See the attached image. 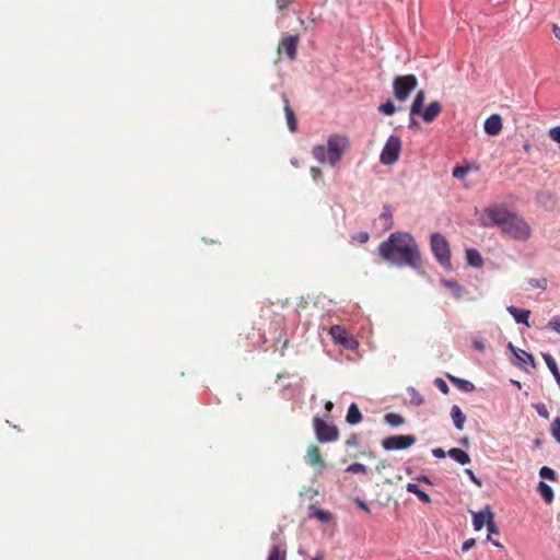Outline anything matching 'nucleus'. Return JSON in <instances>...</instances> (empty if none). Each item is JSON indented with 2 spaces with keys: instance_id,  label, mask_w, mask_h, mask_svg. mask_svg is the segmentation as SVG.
Masks as SVG:
<instances>
[{
  "instance_id": "nucleus-15",
  "label": "nucleus",
  "mask_w": 560,
  "mask_h": 560,
  "mask_svg": "<svg viewBox=\"0 0 560 560\" xmlns=\"http://www.w3.org/2000/svg\"><path fill=\"white\" fill-rule=\"evenodd\" d=\"M307 460L311 466L324 469L326 467L325 460L322 458L319 448L316 445L307 447Z\"/></svg>"
},
{
  "instance_id": "nucleus-41",
  "label": "nucleus",
  "mask_w": 560,
  "mask_h": 560,
  "mask_svg": "<svg viewBox=\"0 0 560 560\" xmlns=\"http://www.w3.org/2000/svg\"><path fill=\"white\" fill-rule=\"evenodd\" d=\"M529 284L533 287V288H539V289H546V285H547V281L546 279H532L529 280Z\"/></svg>"
},
{
  "instance_id": "nucleus-16",
  "label": "nucleus",
  "mask_w": 560,
  "mask_h": 560,
  "mask_svg": "<svg viewBox=\"0 0 560 560\" xmlns=\"http://www.w3.org/2000/svg\"><path fill=\"white\" fill-rule=\"evenodd\" d=\"M282 101H283V110L285 114L288 127L291 132H294V131H296V128H298V121H296L294 112L291 108L289 100L285 95H282Z\"/></svg>"
},
{
  "instance_id": "nucleus-9",
  "label": "nucleus",
  "mask_w": 560,
  "mask_h": 560,
  "mask_svg": "<svg viewBox=\"0 0 560 560\" xmlns=\"http://www.w3.org/2000/svg\"><path fill=\"white\" fill-rule=\"evenodd\" d=\"M329 334L331 338L335 340V342L348 349H354L357 346V341L354 340V338L350 336L348 331L339 325H334L330 328Z\"/></svg>"
},
{
  "instance_id": "nucleus-1",
  "label": "nucleus",
  "mask_w": 560,
  "mask_h": 560,
  "mask_svg": "<svg viewBox=\"0 0 560 560\" xmlns=\"http://www.w3.org/2000/svg\"><path fill=\"white\" fill-rule=\"evenodd\" d=\"M380 256L398 267H421V254L415 238L407 232H395L378 246Z\"/></svg>"
},
{
  "instance_id": "nucleus-26",
  "label": "nucleus",
  "mask_w": 560,
  "mask_h": 560,
  "mask_svg": "<svg viewBox=\"0 0 560 560\" xmlns=\"http://www.w3.org/2000/svg\"><path fill=\"white\" fill-rule=\"evenodd\" d=\"M311 510L312 512L310 513V517L317 518L322 523H328L332 518L331 513L327 511L317 509L315 506H311Z\"/></svg>"
},
{
  "instance_id": "nucleus-44",
  "label": "nucleus",
  "mask_w": 560,
  "mask_h": 560,
  "mask_svg": "<svg viewBox=\"0 0 560 560\" xmlns=\"http://www.w3.org/2000/svg\"><path fill=\"white\" fill-rule=\"evenodd\" d=\"M550 138L560 143V126L559 127H555L550 130Z\"/></svg>"
},
{
  "instance_id": "nucleus-20",
  "label": "nucleus",
  "mask_w": 560,
  "mask_h": 560,
  "mask_svg": "<svg viewBox=\"0 0 560 560\" xmlns=\"http://www.w3.org/2000/svg\"><path fill=\"white\" fill-rule=\"evenodd\" d=\"M448 455L451 458L459 463L460 465H466L470 463V456L465 451L453 447L448 451Z\"/></svg>"
},
{
  "instance_id": "nucleus-8",
  "label": "nucleus",
  "mask_w": 560,
  "mask_h": 560,
  "mask_svg": "<svg viewBox=\"0 0 560 560\" xmlns=\"http://www.w3.org/2000/svg\"><path fill=\"white\" fill-rule=\"evenodd\" d=\"M415 435H390L382 441V446L386 451L406 450L416 443Z\"/></svg>"
},
{
  "instance_id": "nucleus-17",
  "label": "nucleus",
  "mask_w": 560,
  "mask_h": 560,
  "mask_svg": "<svg viewBox=\"0 0 560 560\" xmlns=\"http://www.w3.org/2000/svg\"><path fill=\"white\" fill-rule=\"evenodd\" d=\"M425 101V92L423 90H420L417 92L413 102L410 106V117L411 121H413V117L417 116L421 110L423 109V104Z\"/></svg>"
},
{
  "instance_id": "nucleus-43",
  "label": "nucleus",
  "mask_w": 560,
  "mask_h": 560,
  "mask_svg": "<svg viewBox=\"0 0 560 560\" xmlns=\"http://www.w3.org/2000/svg\"><path fill=\"white\" fill-rule=\"evenodd\" d=\"M311 175H312V178L315 180V182H318L322 179V170L317 166H312L311 170Z\"/></svg>"
},
{
  "instance_id": "nucleus-34",
  "label": "nucleus",
  "mask_w": 560,
  "mask_h": 560,
  "mask_svg": "<svg viewBox=\"0 0 560 560\" xmlns=\"http://www.w3.org/2000/svg\"><path fill=\"white\" fill-rule=\"evenodd\" d=\"M378 110L385 115H394L396 113V106L392 101H387L380 105Z\"/></svg>"
},
{
  "instance_id": "nucleus-56",
  "label": "nucleus",
  "mask_w": 560,
  "mask_h": 560,
  "mask_svg": "<svg viewBox=\"0 0 560 560\" xmlns=\"http://www.w3.org/2000/svg\"><path fill=\"white\" fill-rule=\"evenodd\" d=\"M418 480L423 481L425 483H431V481L429 480V478L427 476H421L418 478Z\"/></svg>"
},
{
  "instance_id": "nucleus-39",
  "label": "nucleus",
  "mask_w": 560,
  "mask_h": 560,
  "mask_svg": "<svg viewBox=\"0 0 560 560\" xmlns=\"http://www.w3.org/2000/svg\"><path fill=\"white\" fill-rule=\"evenodd\" d=\"M410 393H411V402L412 404L420 406L424 402L423 397L415 388H412L410 390Z\"/></svg>"
},
{
  "instance_id": "nucleus-13",
  "label": "nucleus",
  "mask_w": 560,
  "mask_h": 560,
  "mask_svg": "<svg viewBox=\"0 0 560 560\" xmlns=\"http://www.w3.org/2000/svg\"><path fill=\"white\" fill-rule=\"evenodd\" d=\"M441 112V103L438 101H433L425 108H423L421 113H419L417 116H420L425 122H432L438 118Z\"/></svg>"
},
{
  "instance_id": "nucleus-28",
  "label": "nucleus",
  "mask_w": 560,
  "mask_h": 560,
  "mask_svg": "<svg viewBox=\"0 0 560 560\" xmlns=\"http://www.w3.org/2000/svg\"><path fill=\"white\" fill-rule=\"evenodd\" d=\"M448 377L453 384H455L456 386H458L460 389H463L465 392H471L475 389V385L469 381L462 380V378L451 376V375H448Z\"/></svg>"
},
{
  "instance_id": "nucleus-48",
  "label": "nucleus",
  "mask_w": 560,
  "mask_h": 560,
  "mask_svg": "<svg viewBox=\"0 0 560 560\" xmlns=\"http://www.w3.org/2000/svg\"><path fill=\"white\" fill-rule=\"evenodd\" d=\"M432 454H433V456H434V457H436V458H444V457H445V455H446V453L444 452V450H443V448H440V447L432 450Z\"/></svg>"
},
{
  "instance_id": "nucleus-10",
  "label": "nucleus",
  "mask_w": 560,
  "mask_h": 560,
  "mask_svg": "<svg viewBox=\"0 0 560 560\" xmlns=\"http://www.w3.org/2000/svg\"><path fill=\"white\" fill-rule=\"evenodd\" d=\"M299 35L284 36L278 45V54L282 51L290 60H294L298 54Z\"/></svg>"
},
{
  "instance_id": "nucleus-35",
  "label": "nucleus",
  "mask_w": 560,
  "mask_h": 560,
  "mask_svg": "<svg viewBox=\"0 0 560 560\" xmlns=\"http://www.w3.org/2000/svg\"><path fill=\"white\" fill-rule=\"evenodd\" d=\"M346 471L351 474H365L366 467L361 463H353L346 468Z\"/></svg>"
},
{
  "instance_id": "nucleus-60",
  "label": "nucleus",
  "mask_w": 560,
  "mask_h": 560,
  "mask_svg": "<svg viewBox=\"0 0 560 560\" xmlns=\"http://www.w3.org/2000/svg\"><path fill=\"white\" fill-rule=\"evenodd\" d=\"M312 560H320L318 557L313 558Z\"/></svg>"
},
{
  "instance_id": "nucleus-29",
  "label": "nucleus",
  "mask_w": 560,
  "mask_h": 560,
  "mask_svg": "<svg viewBox=\"0 0 560 560\" xmlns=\"http://www.w3.org/2000/svg\"><path fill=\"white\" fill-rule=\"evenodd\" d=\"M267 560H287L285 549H281L279 546H272Z\"/></svg>"
},
{
  "instance_id": "nucleus-53",
  "label": "nucleus",
  "mask_w": 560,
  "mask_h": 560,
  "mask_svg": "<svg viewBox=\"0 0 560 560\" xmlns=\"http://www.w3.org/2000/svg\"><path fill=\"white\" fill-rule=\"evenodd\" d=\"M474 347L479 351H482L485 349V346L481 341H475Z\"/></svg>"
},
{
  "instance_id": "nucleus-54",
  "label": "nucleus",
  "mask_w": 560,
  "mask_h": 560,
  "mask_svg": "<svg viewBox=\"0 0 560 560\" xmlns=\"http://www.w3.org/2000/svg\"><path fill=\"white\" fill-rule=\"evenodd\" d=\"M289 347V340L288 339H284L283 340V343H282V351H281V355H284V350L288 349Z\"/></svg>"
},
{
  "instance_id": "nucleus-47",
  "label": "nucleus",
  "mask_w": 560,
  "mask_h": 560,
  "mask_svg": "<svg viewBox=\"0 0 560 560\" xmlns=\"http://www.w3.org/2000/svg\"><path fill=\"white\" fill-rule=\"evenodd\" d=\"M292 0H276L277 7L280 11H283L289 7Z\"/></svg>"
},
{
  "instance_id": "nucleus-36",
  "label": "nucleus",
  "mask_w": 560,
  "mask_h": 560,
  "mask_svg": "<svg viewBox=\"0 0 560 560\" xmlns=\"http://www.w3.org/2000/svg\"><path fill=\"white\" fill-rule=\"evenodd\" d=\"M469 172V166H456L453 170V177L455 178H464Z\"/></svg>"
},
{
  "instance_id": "nucleus-59",
  "label": "nucleus",
  "mask_w": 560,
  "mask_h": 560,
  "mask_svg": "<svg viewBox=\"0 0 560 560\" xmlns=\"http://www.w3.org/2000/svg\"><path fill=\"white\" fill-rule=\"evenodd\" d=\"M383 215L387 217L388 219L392 218L390 213H384Z\"/></svg>"
},
{
  "instance_id": "nucleus-21",
  "label": "nucleus",
  "mask_w": 560,
  "mask_h": 560,
  "mask_svg": "<svg viewBox=\"0 0 560 560\" xmlns=\"http://www.w3.org/2000/svg\"><path fill=\"white\" fill-rule=\"evenodd\" d=\"M346 420L351 425H354V424H358L359 422H361L362 413L359 410V407L357 406V404L353 402L350 405Z\"/></svg>"
},
{
  "instance_id": "nucleus-11",
  "label": "nucleus",
  "mask_w": 560,
  "mask_h": 560,
  "mask_svg": "<svg viewBox=\"0 0 560 560\" xmlns=\"http://www.w3.org/2000/svg\"><path fill=\"white\" fill-rule=\"evenodd\" d=\"M494 518L491 506L487 504L481 511L472 513V525L476 530H480L485 525Z\"/></svg>"
},
{
  "instance_id": "nucleus-4",
  "label": "nucleus",
  "mask_w": 560,
  "mask_h": 560,
  "mask_svg": "<svg viewBox=\"0 0 560 560\" xmlns=\"http://www.w3.org/2000/svg\"><path fill=\"white\" fill-rule=\"evenodd\" d=\"M431 250L443 267L451 268V248L448 242L441 233L432 234Z\"/></svg>"
},
{
  "instance_id": "nucleus-27",
  "label": "nucleus",
  "mask_w": 560,
  "mask_h": 560,
  "mask_svg": "<svg viewBox=\"0 0 560 560\" xmlns=\"http://www.w3.org/2000/svg\"><path fill=\"white\" fill-rule=\"evenodd\" d=\"M441 283L452 291L455 299H459L462 296L463 289L455 280L443 279Z\"/></svg>"
},
{
  "instance_id": "nucleus-45",
  "label": "nucleus",
  "mask_w": 560,
  "mask_h": 560,
  "mask_svg": "<svg viewBox=\"0 0 560 560\" xmlns=\"http://www.w3.org/2000/svg\"><path fill=\"white\" fill-rule=\"evenodd\" d=\"M476 545L475 538H469L463 542L462 550L468 551L470 548H472Z\"/></svg>"
},
{
  "instance_id": "nucleus-33",
  "label": "nucleus",
  "mask_w": 560,
  "mask_h": 560,
  "mask_svg": "<svg viewBox=\"0 0 560 560\" xmlns=\"http://www.w3.org/2000/svg\"><path fill=\"white\" fill-rule=\"evenodd\" d=\"M539 476L544 479H549L551 481H555L557 480V474L556 471L548 467V466H542L539 470Z\"/></svg>"
},
{
  "instance_id": "nucleus-14",
  "label": "nucleus",
  "mask_w": 560,
  "mask_h": 560,
  "mask_svg": "<svg viewBox=\"0 0 560 560\" xmlns=\"http://www.w3.org/2000/svg\"><path fill=\"white\" fill-rule=\"evenodd\" d=\"M502 118L499 114L489 116L483 125L485 131L489 136H498L502 131Z\"/></svg>"
},
{
  "instance_id": "nucleus-31",
  "label": "nucleus",
  "mask_w": 560,
  "mask_h": 560,
  "mask_svg": "<svg viewBox=\"0 0 560 560\" xmlns=\"http://www.w3.org/2000/svg\"><path fill=\"white\" fill-rule=\"evenodd\" d=\"M487 529H488V533H489L487 539L489 541H491L495 547L503 548L502 544H500L498 540H493L491 538L492 534H495V535L499 534V528H498V526L494 523V518H491V521L487 524Z\"/></svg>"
},
{
  "instance_id": "nucleus-55",
  "label": "nucleus",
  "mask_w": 560,
  "mask_h": 560,
  "mask_svg": "<svg viewBox=\"0 0 560 560\" xmlns=\"http://www.w3.org/2000/svg\"><path fill=\"white\" fill-rule=\"evenodd\" d=\"M332 407H334V404L330 400L325 402V409L327 411H331Z\"/></svg>"
},
{
  "instance_id": "nucleus-30",
  "label": "nucleus",
  "mask_w": 560,
  "mask_h": 560,
  "mask_svg": "<svg viewBox=\"0 0 560 560\" xmlns=\"http://www.w3.org/2000/svg\"><path fill=\"white\" fill-rule=\"evenodd\" d=\"M385 422L392 427H398L405 423V419L401 415L389 412L385 416Z\"/></svg>"
},
{
  "instance_id": "nucleus-51",
  "label": "nucleus",
  "mask_w": 560,
  "mask_h": 560,
  "mask_svg": "<svg viewBox=\"0 0 560 560\" xmlns=\"http://www.w3.org/2000/svg\"><path fill=\"white\" fill-rule=\"evenodd\" d=\"M552 32H553L555 36H556L558 39H560V26H559V25H557V24H553V26H552Z\"/></svg>"
},
{
  "instance_id": "nucleus-23",
  "label": "nucleus",
  "mask_w": 560,
  "mask_h": 560,
  "mask_svg": "<svg viewBox=\"0 0 560 560\" xmlns=\"http://www.w3.org/2000/svg\"><path fill=\"white\" fill-rule=\"evenodd\" d=\"M467 262L472 267H481L483 265L482 257L477 249L468 248L466 250Z\"/></svg>"
},
{
  "instance_id": "nucleus-5",
  "label": "nucleus",
  "mask_w": 560,
  "mask_h": 560,
  "mask_svg": "<svg viewBox=\"0 0 560 560\" xmlns=\"http://www.w3.org/2000/svg\"><path fill=\"white\" fill-rule=\"evenodd\" d=\"M418 80L413 74L398 75L394 79L393 90L395 97L404 102L410 93L417 88Z\"/></svg>"
},
{
  "instance_id": "nucleus-42",
  "label": "nucleus",
  "mask_w": 560,
  "mask_h": 560,
  "mask_svg": "<svg viewBox=\"0 0 560 560\" xmlns=\"http://www.w3.org/2000/svg\"><path fill=\"white\" fill-rule=\"evenodd\" d=\"M465 472L469 476L470 480L478 487H481L482 481L479 477L475 475L471 469H465Z\"/></svg>"
},
{
  "instance_id": "nucleus-49",
  "label": "nucleus",
  "mask_w": 560,
  "mask_h": 560,
  "mask_svg": "<svg viewBox=\"0 0 560 560\" xmlns=\"http://www.w3.org/2000/svg\"><path fill=\"white\" fill-rule=\"evenodd\" d=\"M355 503L358 504V506L360 509H362L364 512L369 513L370 512V508L369 505L366 504L365 501L361 500V499H355Z\"/></svg>"
},
{
  "instance_id": "nucleus-19",
  "label": "nucleus",
  "mask_w": 560,
  "mask_h": 560,
  "mask_svg": "<svg viewBox=\"0 0 560 560\" xmlns=\"http://www.w3.org/2000/svg\"><path fill=\"white\" fill-rule=\"evenodd\" d=\"M451 417L453 419L455 428L457 430H462L466 421V416L463 413L462 409L457 405H454L452 407Z\"/></svg>"
},
{
  "instance_id": "nucleus-58",
  "label": "nucleus",
  "mask_w": 560,
  "mask_h": 560,
  "mask_svg": "<svg viewBox=\"0 0 560 560\" xmlns=\"http://www.w3.org/2000/svg\"><path fill=\"white\" fill-rule=\"evenodd\" d=\"M535 445L536 446H540L541 445V441L539 439L535 440Z\"/></svg>"
},
{
  "instance_id": "nucleus-50",
  "label": "nucleus",
  "mask_w": 560,
  "mask_h": 560,
  "mask_svg": "<svg viewBox=\"0 0 560 560\" xmlns=\"http://www.w3.org/2000/svg\"><path fill=\"white\" fill-rule=\"evenodd\" d=\"M387 467V462L385 459H382L377 463L376 465V470L378 472H382L383 469H385Z\"/></svg>"
},
{
  "instance_id": "nucleus-57",
  "label": "nucleus",
  "mask_w": 560,
  "mask_h": 560,
  "mask_svg": "<svg viewBox=\"0 0 560 560\" xmlns=\"http://www.w3.org/2000/svg\"><path fill=\"white\" fill-rule=\"evenodd\" d=\"M462 444H463V445H465V446H467V445L469 444L468 439H467V438H464V439L462 440Z\"/></svg>"
},
{
  "instance_id": "nucleus-22",
  "label": "nucleus",
  "mask_w": 560,
  "mask_h": 560,
  "mask_svg": "<svg viewBox=\"0 0 560 560\" xmlns=\"http://www.w3.org/2000/svg\"><path fill=\"white\" fill-rule=\"evenodd\" d=\"M406 490L410 493L416 494L417 498L421 502H424V503L431 502L430 495L427 492L422 491L417 483H413V482L407 483Z\"/></svg>"
},
{
  "instance_id": "nucleus-40",
  "label": "nucleus",
  "mask_w": 560,
  "mask_h": 560,
  "mask_svg": "<svg viewBox=\"0 0 560 560\" xmlns=\"http://www.w3.org/2000/svg\"><path fill=\"white\" fill-rule=\"evenodd\" d=\"M436 387L443 393V394H448L450 392V387L448 385L446 384V382L440 377L435 378L434 381Z\"/></svg>"
},
{
  "instance_id": "nucleus-24",
  "label": "nucleus",
  "mask_w": 560,
  "mask_h": 560,
  "mask_svg": "<svg viewBox=\"0 0 560 560\" xmlns=\"http://www.w3.org/2000/svg\"><path fill=\"white\" fill-rule=\"evenodd\" d=\"M537 489L546 503H552L555 494L552 488L549 485H547L545 481H539Z\"/></svg>"
},
{
  "instance_id": "nucleus-52",
  "label": "nucleus",
  "mask_w": 560,
  "mask_h": 560,
  "mask_svg": "<svg viewBox=\"0 0 560 560\" xmlns=\"http://www.w3.org/2000/svg\"><path fill=\"white\" fill-rule=\"evenodd\" d=\"M358 240L361 242V243H364L369 240V234L366 232H362L360 233Z\"/></svg>"
},
{
  "instance_id": "nucleus-12",
  "label": "nucleus",
  "mask_w": 560,
  "mask_h": 560,
  "mask_svg": "<svg viewBox=\"0 0 560 560\" xmlns=\"http://www.w3.org/2000/svg\"><path fill=\"white\" fill-rule=\"evenodd\" d=\"M508 348L514 353L517 362H515V365L520 368H524L525 364H529L530 366L535 368V359L534 357L521 349H517L513 346L512 342H509Z\"/></svg>"
},
{
  "instance_id": "nucleus-32",
  "label": "nucleus",
  "mask_w": 560,
  "mask_h": 560,
  "mask_svg": "<svg viewBox=\"0 0 560 560\" xmlns=\"http://www.w3.org/2000/svg\"><path fill=\"white\" fill-rule=\"evenodd\" d=\"M550 434L560 444V417H557L550 425Z\"/></svg>"
},
{
  "instance_id": "nucleus-37",
  "label": "nucleus",
  "mask_w": 560,
  "mask_h": 560,
  "mask_svg": "<svg viewBox=\"0 0 560 560\" xmlns=\"http://www.w3.org/2000/svg\"><path fill=\"white\" fill-rule=\"evenodd\" d=\"M534 408L541 418L549 419V411L544 402L535 404Z\"/></svg>"
},
{
  "instance_id": "nucleus-6",
  "label": "nucleus",
  "mask_w": 560,
  "mask_h": 560,
  "mask_svg": "<svg viewBox=\"0 0 560 560\" xmlns=\"http://www.w3.org/2000/svg\"><path fill=\"white\" fill-rule=\"evenodd\" d=\"M400 151H401L400 138L397 136H390L387 139V141L381 152V156H380L381 163L384 165H393L394 163H396L398 161Z\"/></svg>"
},
{
  "instance_id": "nucleus-25",
  "label": "nucleus",
  "mask_w": 560,
  "mask_h": 560,
  "mask_svg": "<svg viewBox=\"0 0 560 560\" xmlns=\"http://www.w3.org/2000/svg\"><path fill=\"white\" fill-rule=\"evenodd\" d=\"M542 358H544L548 369L552 373L556 382L560 386V372L558 370V365H557L555 359L549 353H542Z\"/></svg>"
},
{
  "instance_id": "nucleus-3",
  "label": "nucleus",
  "mask_w": 560,
  "mask_h": 560,
  "mask_svg": "<svg viewBox=\"0 0 560 560\" xmlns=\"http://www.w3.org/2000/svg\"><path fill=\"white\" fill-rule=\"evenodd\" d=\"M349 145L350 141L348 137L335 133L328 137L327 147L324 144L314 145L312 154L317 162L336 166L349 149Z\"/></svg>"
},
{
  "instance_id": "nucleus-18",
  "label": "nucleus",
  "mask_w": 560,
  "mask_h": 560,
  "mask_svg": "<svg viewBox=\"0 0 560 560\" xmlns=\"http://www.w3.org/2000/svg\"><path fill=\"white\" fill-rule=\"evenodd\" d=\"M508 312L514 317L516 323H522L525 325H529L528 318L530 315V311L528 310H518L515 306H508Z\"/></svg>"
},
{
  "instance_id": "nucleus-38",
  "label": "nucleus",
  "mask_w": 560,
  "mask_h": 560,
  "mask_svg": "<svg viewBox=\"0 0 560 560\" xmlns=\"http://www.w3.org/2000/svg\"><path fill=\"white\" fill-rule=\"evenodd\" d=\"M548 327L552 330H555L556 332L560 334V316H553L549 323H548Z\"/></svg>"
},
{
  "instance_id": "nucleus-7",
  "label": "nucleus",
  "mask_w": 560,
  "mask_h": 560,
  "mask_svg": "<svg viewBox=\"0 0 560 560\" xmlns=\"http://www.w3.org/2000/svg\"><path fill=\"white\" fill-rule=\"evenodd\" d=\"M314 430L316 439L320 443L332 442L338 439V429L334 424L327 423L324 419L314 418Z\"/></svg>"
},
{
  "instance_id": "nucleus-46",
  "label": "nucleus",
  "mask_w": 560,
  "mask_h": 560,
  "mask_svg": "<svg viewBox=\"0 0 560 560\" xmlns=\"http://www.w3.org/2000/svg\"><path fill=\"white\" fill-rule=\"evenodd\" d=\"M346 444H347L348 446H353V447L358 446V445H359V436H358L357 434H352V435H350V436L348 438V440H347Z\"/></svg>"
},
{
  "instance_id": "nucleus-2",
  "label": "nucleus",
  "mask_w": 560,
  "mask_h": 560,
  "mask_svg": "<svg viewBox=\"0 0 560 560\" xmlns=\"http://www.w3.org/2000/svg\"><path fill=\"white\" fill-rule=\"evenodd\" d=\"M480 224L485 228L497 225L511 238L521 242H526L532 236L529 223L523 217L502 206L487 207L480 218Z\"/></svg>"
}]
</instances>
